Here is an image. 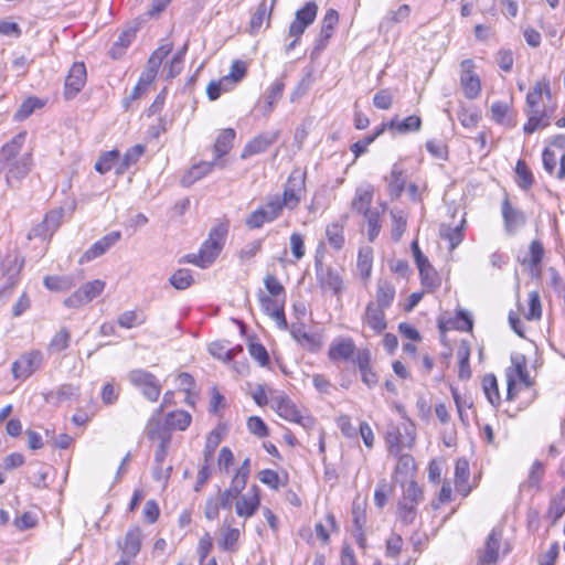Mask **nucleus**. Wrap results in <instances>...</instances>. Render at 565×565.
I'll return each instance as SVG.
<instances>
[{"mask_svg": "<svg viewBox=\"0 0 565 565\" xmlns=\"http://www.w3.org/2000/svg\"><path fill=\"white\" fill-rule=\"evenodd\" d=\"M372 262V249L370 247L359 250L356 266L362 278L367 279L371 276Z\"/></svg>", "mask_w": 565, "mask_h": 565, "instance_id": "49", "label": "nucleus"}, {"mask_svg": "<svg viewBox=\"0 0 565 565\" xmlns=\"http://www.w3.org/2000/svg\"><path fill=\"white\" fill-rule=\"evenodd\" d=\"M543 94H545L547 98L551 97L550 82L546 78L537 81L526 95V115L529 117L527 122L524 125V131L526 134H532L550 125V118L546 116L545 111L540 109Z\"/></svg>", "mask_w": 565, "mask_h": 565, "instance_id": "2", "label": "nucleus"}, {"mask_svg": "<svg viewBox=\"0 0 565 565\" xmlns=\"http://www.w3.org/2000/svg\"><path fill=\"white\" fill-rule=\"evenodd\" d=\"M317 278L322 288L331 289L335 295L340 294L343 288V281L338 270L332 267H323L316 264Z\"/></svg>", "mask_w": 565, "mask_h": 565, "instance_id": "23", "label": "nucleus"}, {"mask_svg": "<svg viewBox=\"0 0 565 565\" xmlns=\"http://www.w3.org/2000/svg\"><path fill=\"white\" fill-rule=\"evenodd\" d=\"M339 14L334 9H329L321 22V30L316 40L315 52L322 51L333 34L334 26L338 24Z\"/></svg>", "mask_w": 565, "mask_h": 565, "instance_id": "22", "label": "nucleus"}, {"mask_svg": "<svg viewBox=\"0 0 565 565\" xmlns=\"http://www.w3.org/2000/svg\"><path fill=\"white\" fill-rule=\"evenodd\" d=\"M221 440H222V435L217 429L212 430L207 435L205 446H204V451H203L204 463H206V465L211 463V461L213 460V457H214V452H215L217 446L220 445Z\"/></svg>", "mask_w": 565, "mask_h": 565, "instance_id": "54", "label": "nucleus"}, {"mask_svg": "<svg viewBox=\"0 0 565 565\" xmlns=\"http://www.w3.org/2000/svg\"><path fill=\"white\" fill-rule=\"evenodd\" d=\"M136 36V29H127L121 32L118 36V40L113 44L109 50V54L113 58H119L125 50L131 44L132 40Z\"/></svg>", "mask_w": 565, "mask_h": 565, "instance_id": "42", "label": "nucleus"}, {"mask_svg": "<svg viewBox=\"0 0 565 565\" xmlns=\"http://www.w3.org/2000/svg\"><path fill=\"white\" fill-rule=\"evenodd\" d=\"M145 321V316L135 310L125 311L118 317V324L125 329L141 326Z\"/></svg>", "mask_w": 565, "mask_h": 565, "instance_id": "56", "label": "nucleus"}, {"mask_svg": "<svg viewBox=\"0 0 565 565\" xmlns=\"http://www.w3.org/2000/svg\"><path fill=\"white\" fill-rule=\"evenodd\" d=\"M347 216H343L342 221L333 222L326 228V236L328 244L335 250L343 248L345 243L344 237V224Z\"/></svg>", "mask_w": 565, "mask_h": 565, "instance_id": "29", "label": "nucleus"}, {"mask_svg": "<svg viewBox=\"0 0 565 565\" xmlns=\"http://www.w3.org/2000/svg\"><path fill=\"white\" fill-rule=\"evenodd\" d=\"M291 337L306 350L318 351L321 347L320 337L306 331L302 322H295L290 326Z\"/></svg>", "mask_w": 565, "mask_h": 565, "instance_id": "24", "label": "nucleus"}, {"mask_svg": "<svg viewBox=\"0 0 565 565\" xmlns=\"http://www.w3.org/2000/svg\"><path fill=\"white\" fill-rule=\"evenodd\" d=\"M105 285V281L100 279L88 281L67 297L64 300V305L68 308H78L84 306L98 297L103 292Z\"/></svg>", "mask_w": 565, "mask_h": 565, "instance_id": "9", "label": "nucleus"}, {"mask_svg": "<svg viewBox=\"0 0 565 565\" xmlns=\"http://www.w3.org/2000/svg\"><path fill=\"white\" fill-rule=\"evenodd\" d=\"M557 162H559V168L556 177L563 180L565 178V153L556 152V150L552 148H545L543 151V166L545 171L550 174H554Z\"/></svg>", "mask_w": 565, "mask_h": 565, "instance_id": "26", "label": "nucleus"}, {"mask_svg": "<svg viewBox=\"0 0 565 565\" xmlns=\"http://www.w3.org/2000/svg\"><path fill=\"white\" fill-rule=\"evenodd\" d=\"M44 286L52 291L67 290L73 286V281L67 276H46Z\"/></svg>", "mask_w": 565, "mask_h": 565, "instance_id": "59", "label": "nucleus"}, {"mask_svg": "<svg viewBox=\"0 0 565 565\" xmlns=\"http://www.w3.org/2000/svg\"><path fill=\"white\" fill-rule=\"evenodd\" d=\"M386 130V125H381L374 134L364 137L362 140H359L354 142L351 146V151L354 153L355 158H359L361 154H363L367 147L377 138L380 137L384 131Z\"/></svg>", "mask_w": 565, "mask_h": 565, "instance_id": "55", "label": "nucleus"}, {"mask_svg": "<svg viewBox=\"0 0 565 565\" xmlns=\"http://www.w3.org/2000/svg\"><path fill=\"white\" fill-rule=\"evenodd\" d=\"M220 166L221 168H223L225 164H224V161H211V162H206V161H203V162H200L198 164H194L189 171L186 174H184L181 179V184L183 186H190L192 185L195 181L202 179L204 175H206L207 173H210L214 166Z\"/></svg>", "mask_w": 565, "mask_h": 565, "instance_id": "27", "label": "nucleus"}, {"mask_svg": "<svg viewBox=\"0 0 565 565\" xmlns=\"http://www.w3.org/2000/svg\"><path fill=\"white\" fill-rule=\"evenodd\" d=\"M43 354L38 351H31L21 355L12 364V374L17 380H25L35 372L42 364Z\"/></svg>", "mask_w": 565, "mask_h": 565, "instance_id": "13", "label": "nucleus"}, {"mask_svg": "<svg viewBox=\"0 0 565 565\" xmlns=\"http://www.w3.org/2000/svg\"><path fill=\"white\" fill-rule=\"evenodd\" d=\"M273 7L274 1H271L269 7L267 6L266 0H263L259 3L256 12L253 14L250 19V31L253 33L257 32L265 21H267V26L269 25L270 12L273 10Z\"/></svg>", "mask_w": 565, "mask_h": 565, "instance_id": "41", "label": "nucleus"}, {"mask_svg": "<svg viewBox=\"0 0 565 565\" xmlns=\"http://www.w3.org/2000/svg\"><path fill=\"white\" fill-rule=\"evenodd\" d=\"M145 152V146L136 145L128 149L124 158L116 169L117 174L125 173L132 164H135Z\"/></svg>", "mask_w": 565, "mask_h": 565, "instance_id": "46", "label": "nucleus"}, {"mask_svg": "<svg viewBox=\"0 0 565 565\" xmlns=\"http://www.w3.org/2000/svg\"><path fill=\"white\" fill-rule=\"evenodd\" d=\"M511 552V545L508 540L502 536V530L494 527L478 557L481 565H490L503 561V557Z\"/></svg>", "mask_w": 565, "mask_h": 565, "instance_id": "4", "label": "nucleus"}, {"mask_svg": "<svg viewBox=\"0 0 565 565\" xmlns=\"http://www.w3.org/2000/svg\"><path fill=\"white\" fill-rule=\"evenodd\" d=\"M86 67L82 62H76L72 65L65 78V98L71 99L75 97L86 83Z\"/></svg>", "mask_w": 565, "mask_h": 565, "instance_id": "15", "label": "nucleus"}, {"mask_svg": "<svg viewBox=\"0 0 565 565\" xmlns=\"http://www.w3.org/2000/svg\"><path fill=\"white\" fill-rule=\"evenodd\" d=\"M394 298V286L385 279H380L376 284V299L374 301L375 306L387 309L393 303Z\"/></svg>", "mask_w": 565, "mask_h": 565, "instance_id": "33", "label": "nucleus"}, {"mask_svg": "<svg viewBox=\"0 0 565 565\" xmlns=\"http://www.w3.org/2000/svg\"><path fill=\"white\" fill-rule=\"evenodd\" d=\"M234 138V129L227 128L221 131L214 145L215 161H217L221 157L230 151Z\"/></svg>", "mask_w": 565, "mask_h": 565, "instance_id": "40", "label": "nucleus"}, {"mask_svg": "<svg viewBox=\"0 0 565 565\" xmlns=\"http://www.w3.org/2000/svg\"><path fill=\"white\" fill-rule=\"evenodd\" d=\"M270 406L277 414L289 422L299 424L306 430L315 426V419L307 414H302L300 409L284 393H277L270 397Z\"/></svg>", "mask_w": 565, "mask_h": 565, "instance_id": "3", "label": "nucleus"}, {"mask_svg": "<svg viewBox=\"0 0 565 565\" xmlns=\"http://www.w3.org/2000/svg\"><path fill=\"white\" fill-rule=\"evenodd\" d=\"M306 174L300 170H294L285 184L284 193L280 196L281 203L286 209L294 210L301 202V196L305 192Z\"/></svg>", "mask_w": 565, "mask_h": 565, "instance_id": "7", "label": "nucleus"}, {"mask_svg": "<svg viewBox=\"0 0 565 565\" xmlns=\"http://www.w3.org/2000/svg\"><path fill=\"white\" fill-rule=\"evenodd\" d=\"M14 266L7 270V284L0 289V298H7L19 281V274L23 267L22 259H14Z\"/></svg>", "mask_w": 565, "mask_h": 565, "instance_id": "44", "label": "nucleus"}, {"mask_svg": "<svg viewBox=\"0 0 565 565\" xmlns=\"http://www.w3.org/2000/svg\"><path fill=\"white\" fill-rule=\"evenodd\" d=\"M382 125H386V129H395L401 134H408L420 129L422 119L416 115H412L399 121L395 117L391 121L383 122Z\"/></svg>", "mask_w": 565, "mask_h": 565, "instance_id": "35", "label": "nucleus"}, {"mask_svg": "<svg viewBox=\"0 0 565 565\" xmlns=\"http://www.w3.org/2000/svg\"><path fill=\"white\" fill-rule=\"evenodd\" d=\"M470 476L468 461L465 459H458L455 465V487L458 493L467 497L471 488L468 484Z\"/></svg>", "mask_w": 565, "mask_h": 565, "instance_id": "28", "label": "nucleus"}, {"mask_svg": "<svg viewBox=\"0 0 565 565\" xmlns=\"http://www.w3.org/2000/svg\"><path fill=\"white\" fill-rule=\"evenodd\" d=\"M43 102L36 97L26 98L18 108L14 114V119L18 121L26 119L36 108L43 106Z\"/></svg>", "mask_w": 565, "mask_h": 565, "instance_id": "53", "label": "nucleus"}, {"mask_svg": "<svg viewBox=\"0 0 565 565\" xmlns=\"http://www.w3.org/2000/svg\"><path fill=\"white\" fill-rule=\"evenodd\" d=\"M418 270L425 288L433 290L440 285V279L430 264L418 267Z\"/></svg>", "mask_w": 565, "mask_h": 565, "instance_id": "52", "label": "nucleus"}, {"mask_svg": "<svg viewBox=\"0 0 565 565\" xmlns=\"http://www.w3.org/2000/svg\"><path fill=\"white\" fill-rule=\"evenodd\" d=\"M128 381L131 385L141 391L142 395L150 402H156L161 393L159 380L149 371L136 369L128 373Z\"/></svg>", "mask_w": 565, "mask_h": 565, "instance_id": "6", "label": "nucleus"}, {"mask_svg": "<svg viewBox=\"0 0 565 565\" xmlns=\"http://www.w3.org/2000/svg\"><path fill=\"white\" fill-rule=\"evenodd\" d=\"M246 486L242 483H236V481L232 480L230 487L224 490L220 495V502L222 508L228 509L232 507V503L234 500L237 501V499L242 495V491L245 489Z\"/></svg>", "mask_w": 565, "mask_h": 565, "instance_id": "47", "label": "nucleus"}, {"mask_svg": "<svg viewBox=\"0 0 565 565\" xmlns=\"http://www.w3.org/2000/svg\"><path fill=\"white\" fill-rule=\"evenodd\" d=\"M508 385V399L513 398V390L516 380L524 383L526 387L531 385L530 376L526 370V359L523 354H514L511 356V366L505 371Z\"/></svg>", "mask_w": 565, "mask_h": 565, "instance_id": "10", "label": "nucleus"}, {"mask_svg": "<svg viewBox=\"0 0 565 565\" xmlns=\"http://www.w3.org/2000/svg\"><path fill=\"white\" fill-rule=\"evenodd\" d=\"M542 316V305L540 295L537 291H531L529 294V309L524 313L527 320H539Z\"/></svg>", "mask_w": 565, "mask_h": 565, "instance_id": "62", "label": "nucleus"}, {"mask_svg": "<svg viewBox=\"0 0 565 565\" xmlns=\"http://www.w3.org/2000/svg\"><path fill=\"white\" fill-rule=\"evenodd\" d=\"M466 220L462 218L460 224L455 227L451 226H443L440 230L441 238L449 242L450 249H455L463 239V231H465Z\"/></svg>", "mask_w": 565, "mask_h": 565, "instance_id": "38", "label": "nucleus"}, {"mask_svg": "<svg viewBox=\"0 0 565 565\" xmlns=\"http://www.w3.org/2000/svg\"><path fill=\"white\" fill-rule=\"evenodd\" d=\"M259 504V488L256 484H254L246 493L242 494L235 502L236 514L241 518L248 519L256 513Z\"/></svg>", "mask_w": 565, "mask_h": 565, "instance_id": "16", "label": "nucleus"}, {"mask_svg": "<svg viewBox=\"0 0 565 565\" xmlns=\"http://www.w3.org/2000/svg\"><path fill=\"white\" fill-rule=\"evenodd\" d=\"M417 505L418 504L399 500L397 503L398 520L405 525L412 524L416 518Z\"/></svg>", "mask_w": 565, "mask_h": 565, "instance_id": "51", "label": "nucleus"}, {"mask_svg": "<svg viewBox=\"0 0 565 565\" xmlns=\"http://www.w3.org/2000/svg\"><path fill=\"white\" fill-rule=\"evenodd\" d=\"M318 12V6L313 1L307 2L301 9L296 11L295 20L289 25V35L301 38L306 29L313 23Z\"/></svg>", "mask_w": 565, "mask_h": 565, "instance_id": "12", "label": "nucleus"}, {"mask_svg": "<svg viewBox=\"0 0 565 565\" xmlns=\"http://www.w3.org/2000/svg\"><path fill=\"white\" fill-rule=\"evenodd\" d=\"M142 542V532L139 526L130 527L125 534L122 541L118 542L121 550V556L116 565H128L140 551Z\"/></svg>", "mask_w": 565, "mask_h": 565, "instance_id": "11", "label": "nucleus"}, {"mask_svg": "<svg viewBox=\"0 0 565 565\" xmlns=\"http://www.w3.org/2000/svg\"><path fill=\"white\" fill-rule=\"evenodd\" d=\"M285 89V83L282 79H276L267 89L265 95V103L259 105V109L264 116H268L276 103L281 98Z\"/></svg>", "mask_w": 565, "mask_h": 565, "instance_id": "30", "label": "nucleus"}, {"mask_svg": "<svg viewBox=\"0 0 565 565\" xmlns=\"http://www.w3.org/2000/svg\"><path fill=\"white\" fill-rule=\"evenodd\" d=\"M515 182L523 190L531 189L534 182L531 170L522 160H519L515 166Z\"/></svg>", "mask_w": 565, "mask_h": 565, "instance_id": "48", "label": "nucleus"}, {"mask_svg": "<svg viewBox=\"0 0 565 565\" xmlns=\"http://www.w3.org/2000/svg\"><path fill=\"white\" fill-rule=\"evenodd\" d=\"M405 178L399 166L394 164L388 177V190L393 198H398L404 191Z\"/></svg>", "mask_w": 565, "mask_h": 565, "instance_id": "45", "label": "nucleus"}, {"mask_svg": "<svg viewBox=\"0 0 565 565\" xmlns=\"http://www.w3.org/2000/svg\"><path fill=\"white\" fill-rule=\"evenodd\" d=\"M482 388L488 402L492 406H498L500 404L501 397L499 393L498 381L493 374H487L482 379Z\"/></svg>", "mask_w": 565, "mask_h": 565, "instance_id": "43", "label": "nucleus"}, {"mask_svg": "<svg viewBox=\"0 0 565 565\" xmlns=\"http://www.w3.org/2000/svg\"><path fill=\"white\" fill-rule=\"evenodd\" d=\"M457 356L459 359V377L461 380H467L471 376V370L469 365L470 350L466 342H462L459 345Z\"/></svg>", "mask_w": 565, "mask_h": 565, "instance_id": "50", "label": "nucleus"}, {"mask_svg": "<svg viewBox=\"0 0 565 565\" xmlns=\"http://www.w3.org/2000/svg\"><path fill=\"white\" fill-rule=\"evenodd\" d=\"M26 132L21 131L17 136L12 138V140L6 143L0 150V171L3 169L2 162L10 161L14 159L17 154L20 152L24 141H25Z\"/></svg>", "mask_w": 565, "mask_h": 565, "instance_id": "32", "label": "nucleus"}, {"mask_svg": "<svg viewBox=\"0 0 565 565\" xmlns=\"http://www.w3.org/2000/svg\"><path fill=\"white\" fill-rule=\"evenodd\" d=\"M119 158L118 150L106 151L100 154L95 163V170L102 174L110 171L116 160Z\"/></svg>", "mask_w": 565, "mask_h": 565, "instance_id": "58", "label": "nucleus"}, {"mask_svg": "<svg viewBox=\"0 0 565 565\" xmlns=\"http://www.w3.org/2000/svg\"><path fill=\"white\" fill-rule=\"evenodd\" d=\"M121 237L119 231H114L106 234L99 241L95 242L81 257L79 263L90 262L104 255L111 246H114Z\"/></svg>", "mask_w": 565, "mask_h": 565, "instance_id": "18", "label": "nucleus"}, {"mask_svg": "<svg viewBox=\"0 0 565 565\" xmlns=\"http://www.w3.org/2000/svg\"><path fill=\"white\" fill-rule=\"evenodd\" d=\"M373 200V191L370 188H359L355 192V196L352 200L351 207L358 213L372 212L370 204Z\"/></svg>", "mask_w": 565, "mask_h": 565, "instance_id": "37", "label": "nucleus"}, {"mask_svg": "<svg viewBox=\"0 0 565 565\" xmlns=\"http://www.w3.org/2000/svg\"><path fill=\"white\" fill-rule=\"evenodd\" d=\"M258 300L262 310L276 322L277 327L281 330H287L288 322L284 311L286 298L267 296L263 290H259Z\"/></svg>", "mask_w": 565, "mask_h": 565, "instance_id": "8", "label": "nucleus"}, {"mask_svg": "<svg viewBox=\"0 0 565 565\" xmlns=\"http://www.w3.org/2000/svg\"><path fill=\"white\" fill-rule=\"evenodd\" d=\"M411 14V7L402 4L396 10H390L380 22L381 31H388L394 23H401L406 20Z\"/></svg>", "mask_w": 565, "mask_h": 565, "instance_id": "36", "label": "nucleus"}, {"mask_svg": "<svg viewBox=\"0 0 565 565\" xmlns=\"http://www.w3.org/2000/svg\"><path fill=\"white\" fill-rule=\"evenodd\" d=\"M279 138V131H267L254 137L243 149L242 158L265 152Z\"/></svg>", "mask_w": 565, "mask_h": 565, "instance_id": "20", "label": "nucleus"}, {"mask_svg": "<svg viewBox=\"0 0 565 565\" xmlns=\"http://www.w3.org/2000/svg\"><path fill=\"white\" fill-rule=\"evenodd\" d=\"M171 285L179 290H184L193 284V277L189 269L177 270L170 278Z\"/></svg>", "mask_w": 565, "mask_h": 565, "instance_id": "60", "label": "nucleus"}, {"mask_svg": "<svg viewBox=\"0 0 565 565\" xmlns=\"http://www.w3.org/2000/svg\"><path fill=\"white\" fill-rule=\"evenodd\" d=\"M270 222H274V220L263 206L252 212L245 220L246 226L250 230L260 228L265 223Z\"/></svg>", "mask_w": 565, "mask_h": 565, "instance_id": "57", "label": "nucleus"}, {"mask_svg": "<svg viewBox=\"0 0 565 565\" xmlns=\"http://www.w3.org/2000/svg\"><path fill=\"white\" fill-rule=\"evenodd\" d=\"M147 436L150 440L170 443L171 430L166 422L161 423L160 418L151 416L147 425Z\"/></svg>", "mask_w": 565, "mask_h": 565, "instance_id": "31", "label": "nucleus"}, {"mask_svg": "<svg viewBox=\"0 0 565 565\" xmlns=\"http://www.w3.org/2000/svg\"><path fill=\"white\" fill-rule=\"evenodd\" d=\"M355 350L352 339H338L331 343L328 355L331 361H347L353 356Z\"/></svg>", "mask_w": 565, "mask_h": 565, "instance_id": "25", "label": "nucleus"}, {"mask_svg": "<svg viewBox=\"0 0 565 565\" xmlns=\"http://www.w3.org/2000/svg\"><path fill=\"white\" fill-rule=\"evenodd\" d=\"M264 285L267 290V296H277L286 298V290L281 282L275 275L268 274L264 278Z\"/></svg>", "mask_w": 565, "mask_h": 565, "instance_id": "64", "label": "nucleus"}, {"mask_svg": "<svg viewBox=\"0 0 565 565\" xmlns=\"http://www.w3.org/2000/svg\"><path fill=\"white\" fill-rule=\"evenodd\" d=\"M460 85L467 98L475 99L479 96L481 83L479 76L473 72V62L471 60H463L461 62Z\"/></svg>", "mask_w": 565, "mask_h": 565, "instance_id": "14", "label": "nucleus"}, {"mask_svg": "<svg viewBox=\"0 0 565 565\" xmlns=\"http://www.w3.org/2000/svg\"><path fill=\"white\" fill-rule=\"evenodd\" d=\"M263 207L269 214V216L275 221L280 216V214H281L282 210L286 207V205L281 203L280 195L274 194V195L267 196L266 203Z\"/></svg>", "mask_w": 565, "mask_h": 565, "instance_id": "63", "label": "nucleus"}, {"mask_svg": "<svg viewBox=\"0 0 565 565\" xmlns=\"http://www.w3.org/2000/svg\"><path fill=\"white\" fill-rule=\"evenodd\" d=\"M362 321L364 326H367L374 333H382L386 327V317L385 309L379 306H375V302L370 301L366 305L365 311L362 316Z\"/></svg>", "mask_w": 565, "mask_h": 565, "instance_id": "19", "label": "nucleus"}, {"mask_svg": "<svg viewBox=\"0 0 565 565\" xmlns=\"http://www.w3.org/2000/svg\"><path fill=\"white\" fill-rule=\"evenodd\" d=\"M31 167V153L23 154L10 166L7 173V181L10 183L12 180H21L30 172Z\"/></svg>", "mask_w": 565, "mask_h": 565, "instance_id": "34", "label": "nucleus"}, {"mask_svg": "<svg viewBox=\"0 0 565 565\" xmlns=\"http://www.w3.org/2000/svg\"><path fill=\"white\" fill-rule=\"evenodd\" d=\"M228 233V224L220 222L213 226L209 237L203 242L198 254H189L184 257L186 263L201 268L211 266L223 249Z\"/></svg>", "mask_w": 565, "mask_h": 565, "instance_id": "1", "label": "nucleus"}, {"mask_svg": "<svg viewBox=\"0 0 565 565\" xmlns=\"http://www.w3.org/2000/svg\"><path fill=\"white\" fill-rule=\"evenodd\" d=\"M415 426L405 422L401 425L391 424L386 430L385 440L390 454L397 456L404 448H412L415 443Z\"/></svg>", "mask_w": 565, "mask_h": 565, "instance_id": "5", "label": "nucleus"}, {"mask_svg": "<svg viewBox=\"0 0 565 565\" xmlns=\"http://www.w3.org/2000/svg\"><path fill=\"white\" fill-rule=\"evenodd\" d=\"M392 239L398 242L406 231V218L401 211H392Z\"/></svg>", "mask_w": 565, "mask_h": 565, "instance_id": "61", "label": "nucleus"}, {"mask_svg": "<svg viewBox=\"0 0 565 565\" xmlns=\"http://www.w3.org/2000/svg\"><path fill=\"white\" fill-rule=\"evenodd\" d=\"M501 214L504 222L505 232L513 235L525 224L524 213L514 207L508 198L501 203Z\"/></svg>", "mask_w": 565, "mask_h": 565, "instance_id": "17", "label": "nucleus"}, {"mask_svg": "<svg viewBox=\"0 0 565 565\" xmlns=\"http://www.w3.org/2000/svg\"><path fill=\"white\" fill-rule=\"evenodd\" d=\"M192 422L191 415L185 411H173L167 414L166 424L170 430H185Z\"/></svg>", "mask_w": 565, "mask_h": 565, "instance_id": "39", "label": "nucleus"}, {"mask_svg": "<svg viewBox=\"0 0 565 565\" xmlns=\"http://www.w3.org/2000/svg\"><path fill=\"white\" fill-rule=\"evenodd\" d=\"M63 217V210L50 211L41 224L32 228L29 237H51L60 227Z\"/></svg>", "mask_w": 565, "mask_h": 565, "instance_id": "21", "label": "nucleus"}]
</instances>
